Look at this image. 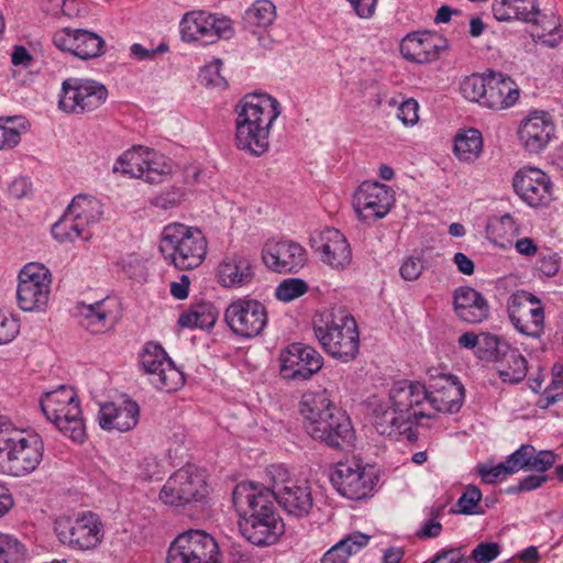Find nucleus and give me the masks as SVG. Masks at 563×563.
<instances>
[{"instance_id":"nucleus-14","label":"nucleus","mask_w":563,"mask_h":563,"mask_svg":"<svg viewBox=\"0 0 563 563\" xmlns=\"http://www.w3.org/2000/svg\"><path fill=\"white\" fill-rule=\"evenodd\" d=\"M224 321L235 335L252 339L263 332L268 317L262 302L243 297L230 302L224 311Z\"/></svg>"},{"instance_id":"nucleus-20","label":"nucleus","mask_w":563,"mask_h":563,"mask_svg":"<svg viewBox=\"0 0 563 563\" xmlns=\"http://www.w3.org/2000/svg\"><path fill=\"white\" fill-rule=\"evenodd\" d=\"M512 187L520 199L532 208L547 207L553 200V183L548 174L536 167L519 169Z\"/></svg>"},{"instance_id":"nucleus-46","label":"nucleus","mask_w":563,"mask_h":563,"mask_svg":"<svg viewBox=\"0 0 563 563\" xmlns=\"http://www.w3.org/2000/svg\"><path fill=\"white\" fill-rule=\"evenodd\" d=\"M488 75L486 77L472 75L466 77L461 84L463 97L470 101L478 102L483 106L487 92Z\"/></svg>"},{"instance_id":"nucleus-62","label":"nucleus","mask_w":563,"mask_h":563,"mask_svg":"<svg viewBox=\"0 0 563 563\" xmlns=\"http://www.w3.org/2000/svg\"><path fill=\"white\" fill-rule=\"evenodd\" d=\"M563 395V364H554L552 367V382L548 388V398L552 401Z\"/></svg>"},{"instance_id":"nucleus-47","label":"nucleus","mask_w":563,"mask_h":563,"mask_svg":"<svg viewBox=\"0 0 563 563\" xmlns=\"http://www.w3.org/2000/svg\"><path fill=\"white\" fill-rule=\"evenodd\" d=\"M488 231L494 236L495 242L500 244L509 241L519 234V227L510 214H504L488 224Z\"/></svg>"},{"instance_id":"nucleus-55","label":"nucleus","mask_w":563,"mask_h":563,"mask_svg":"<svg viewBox=\"0 0 563 563\" xmlns=\"http://www.w3.org/2000/svg\"><path fill=\"white\" fill-rule=\"evenodd\" d=\"M185 192L181 188L170 187L162 191L153 200V205L167 210L177 207L184 199Z\"/></svg>"},{"instance_id":"nucleus-5","label":"nucleus","mask_w":563,"mask_h":563,"mask_svg":"<svg viewBox=\"0 0 563 563\" xmlns=\"http://www.w3.org/2000/svg\"><path fill=\"white\" fill-rule=\"evenodd\" d=\"M207 250V240L198 228L175 222L162 231L159 251L165 261L178 269L189 271L200 266Z\"/></svg>"},{"instance_id":"nucleus-19","label":"nucleus","mask_w":563,"mask_h":563,"mask_svg":"<svg viewBox=\"0 0 563 563\" xmlns=\"http://www.w3.org/2000/svg\"><path fill=\"white\" fill-rule=\"evenodd\" d=\"M394 203L390 188L378 181H364L353 197V209L361 221L384 218Z\"/></svg>"},{"instance_id":"nucleus-52","label":"nucleus","mask_w":563,"mask_h":563,"mask_svg":"<svg viewBox=\"0 0 563 563\" xmlns=\"http://www.w3.org/2000/svg\"><path fill=\"white\" fill-rule=\"evenodd\" d=\"M500 554V545L497 542H481L471 553V560L475 563H490Z\"/></svg>"},{"instance_id":"nucleus-41","label":"nucleus","mask_w":563,"mask_h":563,"mask_svg":"<svg viewBox=\"0 0 563 563\" xmlns=\"http://www.w3.org/2000/svg\"><path fill=\"white\" fill-rule=\"evenodd\" d=\"M368 540V536L360 532L350 534L324 553L322 563H345L352 554L365 547Z\"/></svg>"},{"instance_id":"nucleus-31","label":"nucleus","mask_w":563,"mask_h":563,"mask_svg":"<svg viewBox=\"0 0 563 563\" xmlns=\"http://www.w3.org/2000/svg\"><path fill=\"white\" fill-rule=\"evenodd\" d=\"M519 96L518 85L510 77L490 73L483 106L493 110H504L514 106Z\"/></svg>"},{"instance_id":"nucleus-33","label":"nucleus","mask_w":563,"mask_h":563,"mask_svg":"<svg viewBox=\"0 0 563 563\" xmlns=\"http://www.w3.org/2000/svg\"><path fill=\"white\" fill-rule=\"evenodd\" d=\"M307 433L314 440L339 450H351L356 443L353 424H306Z\"/></svg>"},{"instance_id":"nucleus-23","label":"nucleus","mask_w":563,"mask_h":563,"mask_svg":"<svg viewBox=\"0 0 563 563\" xmlns=\"http://www.w3.org/2000/svg\"><path fill=\"white\" fill-rule=\"evenodd\" d=\"M264 264L277 273H296L306 264V250L292 241H268L263 251Z\"/></svg>"},{"instance_id":"nucleus-53","label":"nucleus","mask_w":563,"mask_h":563,"mask_svg":"<svg viewBox=\"0 0 563 563\" xmlns=\"http://www.w3.org/2000/svg\"><path fill=\"white\" fill-rule=\"evenodd\" d=\"M534 448L532 445H521L517 451L508 456L506 460L509 470L516 473L519 470L528 468L530 460L534 454Z\"/></svg>"},{"instance_id":"nucleus-42","label":"nucleus","mask_w":563,"mask_h":563,"mask_svg":"<svg viewBox=\"0 0 563 563\" xmlns=\"http://www.w3.org/2000/svg\"><path fill=\"white\" fill-rule=\"evenodd\" d=\"M100 422H112L113 420L137 421L140 415L139 405L131 399H122L119 404L106 402L100 406Z\"/></svg>"},{"instance_id":"nucleus-1","label":"nucleus","mask_w":563,"mask_h":563,"mask_svg":"<svg viewBox=\"0 0 563 563\" xmlns=\"http://www.w3.org/2000/svg\"><path fill=\"white\" fill-rule=\"evenodd\" d=\"M241 534L255 545L274 544L284 533V523L275 510L272 495L253 483H239L232 493Z\"/></svg>"},{"instance_id":"nucleus-11","label":"nucleus","mask_w":563,"mask_h":563,"mask_svg":"<svg viewBox=\"0 0 563 563\" xmlns=\"http://www.w3.org/2000/svg\"><path fill=\"white\" fill-rule=\"evenodd\" d=\"M108 98L107 87L93 79L68 78L63 81L59 109L81 114L100 108Z\"/></svg>"},{"instance_id":"nucleus-4","label":"nucleus","mask_w":563,"mask_h":563,"mask_svg":"<svg viewBox=\"0 0 563 563\" xmlns=\"http://www.w3.org/2000/svg\"><path fill=\"white\" fill-rule=\"evenodd\" d=\"M0 424V473L25 476L43 460L44 444L38 434Z\"/></svg>"},{"instance_id":"nucleus-54","label":"nucleus","mask_w":563,"mask_h":563,"mask_svg":"<svg viewBox=\"0 0 563 563\" xmlns=\"http://www.w3.org/2000/svg\"><path fill=\"white\" fill-rule=\"evenodd\" d=\"M210 22L212 24V26L210 27L212 43L221 38L228 40L233 36L234 29L232 25V21L229 18L210 14Z\"/></svg>"},{"instance_id":"nucleus-64","label":"nucleus","mask_w":563,"mask_h":563,"mask_svg":"<svg viewBox=\"0 0 563 563\" xmlns=\"http://www.w3.org/2000/svg\"><path fill=\"white\" fill-rule=\"evenodd\" d=\"M430 563H467L461 549H450L439 552Z\"/></svg>"},{"instance_id":"nucleus-60","label":"nucleus","mask_w":563,"mask_h":563,"mask_svg":"<svg viewBox=\"0 0 563 563\" xmlns=\"http://www.w3.org/2000/svg\"><path fill=\"white\" fill-rule=\"evenodd\" d=\"M168 51L166 43H161L156 48H145L139 43H134L130 47L131 56L137 60H154L158 54H164Z\"/></svg>"},{"instance_id":"nucleus-51","label":"nucleus","mask_w":563,"mask_h":563,"mask_svg":"<svg viewBox=\"0 0 563 563\" xmlns=\"http://www.w3.org/2000/svg\"><path fill=\"white\" fill-rule=\"evenodd\" d=\"M424 271V261L422 255H410L406 257L400 267L399 274L407 282L417 280Z\"/></svg>"},{"instance_id":"nucleus-29","label":"nucleus","mask_w":563,"mask_h":563,"mask_svg":"<svg viewBox=\"0 0 563 563\" xmlns=\"http://www.w3.org/2000/svg\"><path fill=\"white\" fill-rule=\"evenodd\" d=\"M553 134L554 124L544 112H533L522 120L518 130L521 144L531 153L545 148Z\"/></svg>"},{"instance_id":"nucleus-26","label":"nucleus","mask_w":563,"mask_h":563,"mask_svg":"<svg viewBox=\"0 0 563 563\" xmlns=\"http://www.w3.org/2000/svg\"><path fill=\"white\" fill-rule=\"evenodd\" d=\"M216 277L224 288H242L255 278L254 261L243 252L227 254L217 266Z\"/></svg>"},{"instance_id":"nucleus-44","label":"nucleus","mask_w":563,"mask_h":563,"mask_svg":"<svg viewBox=\"0 0 563 563\" xmlns=\"http://www.w3.org/2000/svg\"><path fill=\"white\" fill-rule=\"evenodd\" d=\"M511 346L499 336L490 333H481L478 350L475 354L486 361L496 363Z\"/></svg>"},{"instance_id":"nucleus-21","label":"nucleus","mask_w":563,"mask_h":563,"mask_svg":"<svg viewBox=\"0 0 563 563\" xmlns=\"http://www.w3.org/2000/svg\"><path fill=\"white\" fill-rule=\"evenodd\" d=\"M41 409L49 422H80L82 411L77 393L70 386L60 385L45 393L40 399Z\"/></svg>"},{"instance_id":"nucleus-2","label":"nucleus","mask_w":563,"mask_h":563,"mask_svg":"<svg viewBox=\"0 0 563 563\" xmlns=\"http://www.w3.org/2000/svg\"><path fill=\"white\" fill-rule=\"evenodd\" d=\"M279 102L269 95L245 96L235 107V145L253 156L269 148L274 122L280 115Z\"/></svg>"},{"instance_id":"nucleus-48","label":"nucleus","mask_w":563,"mask_h":563,"mask_svg":"<svg viewBox=\"0 0 563 563\" xmlns=\"http://www.w3.org/2000/svg\"><path fill=\"white\" fill-rule=\"evenodd\" d=\"M482 492L477 486L468 485L462 496L456 501L454 512L462 515H481L483 510L479 507Z\"/></svg>"},{"instance_id":"nucleus-34","label":"nucleus","mask_w":563,"mask_h":563,"mask_svg":"<svg viewBox=\"0 0 563 563\" xmlns=\"http://www.w3.org/2000/svg\"><path fill=\"white\" fill-rule=\"evenodd\" d=\"M299 411L309 422H328L334 418L340 420L336 415H341L340 409L331 402L325 391L303 394Z\"/></svg>"},{"instance_id":"nucleus-17","label":"nucleus","mask_w":563,"mask_h":563,"mask_svg":"<svg viewBox=\"0 0 563 563\" xmlns=\"http://www.w3.org/2000/svg\"><path fill=\"white\" fill-rule=\"evenodd\" d=\"M508 314L520 333L532 338H539L543 333V307L532 294L521 290L511 295L508 301Z\"/></svg>"},{"instance_id":"nucleus-6","label":"nucleus","mask_w":563,"mask_h":563,"mask_svg":"<svg viewBox=\"0 0 563 563\" xmlns=\"http://www.w3.org/2000/svg\"><path fill=\"white\" fill-rule=\"evenodd\" d=\"M269 487L263 488L272 495V501L288 514L297 518L309 515L313 506L311 486L307 479H298L290 476L289 471L283 465H271L266 470Z\"/></svg>"},{"instance_id":"nucleus-36","label":"nucleus","mask_w":563,"mask_h":563,"mask_svg":"<svg viewBox=\"0 0 563 563\" xmlns=\"http://www.w3.org/2000/svg\"><path fill=\"white\" fill-rule=\"evenodd\" d=\"M495 364L499 377L506 383H519L528 372L527 360L517 349L512 347L504 353Z\"/></svg>"},{"instance_id":"nucleus-3","label":"nucleus","mask_w":563,"mask_h":563,"mask_svg":"<svg viewBox=\"0 0 563 563\" xmlns=\"http://www.w3.org/2000/svg\"><path fill=\"white\" fill-rule=\"evenodd\" d=\"M314 335L324 352L342 362L354 360L360 350V333L355 319L344 310L321 313L313 321Z\"/></svg>"},{"instance_id":"nucleus-63","label":"nucleus","mask_w":563,"mask_h":563,"mask_svg":"<svg viewBox=\"0 0 563 563\" xmlns=\"http://www.w3.org/2000/svg\"><path fill=\"white\" fill-rule=\"evenodd\" d=\"M354 13L361 19H371L376 10L377 0H346Z\"/></svg>"},{"instance_id":"nucleus-15","label":"nucleus","mask_w":563,"mask_h":563,"mask_svg":"<svg viewBox=\"0 0 563 563\" xmlns=\"http://www.w3.org/2000/svg\"><path fill=\"white\" fill-rule=\"evenodd\" d=\"M216 540L201 530L178 536L168 550L167 563H219Z\"/></svg>"},{"instance_id":"nucleus-12","label":"nucleus","mask_w":563,"mask_h":563,"mask_svg":"<svg viewBox=\"0 0 563 563\" xmlns=\"http://www.w3.org/2000/svg\"><path fill=\"white\" fill-rule=\"evenodd\" d=\"M378 477L373 467L357 460H346L336 463L331 474V482L344 497L361 500L372 496Z\"/></svg>"},{"instance_id":"nucleus-40","label":"nucleus","mask_w":563,"mask_h":563,"mask_svg":"<svg viewBox=\"0 0 563 563\" xmlns=\"http://www.w3.org/2000/svg\"><path fill=\"white\" fill-rule=\"evenodd\" d=\"M483 151L482 134L476 129L459 132L454 139V154L462 162H474Z\"/></svg>"},{"instance_id":"nucleus-35","label":"nucleus","mask_w":563,"mask_h":563,"mask_svg":"<svg viewBox=\"0 0 563 563\" xmlns=\"http://www.w3.org/2000/svg\"><path fill=\"white\" fill-rule=\"evenodd\" d=\"M210 14L205 12L186 13L180 22L181 37L186 42L212 44Z\"/></svg>"},{"instance_id":"nucleus-7","label":"nucleus","mask_w":563,"mask_h":563,"mask_svg":"<svg viewBox=\"0 0 563 563\" xmlns=\"http://www.w3.org/2000/svg\"><path fill=\"white\" fill-rule=\"evenodd\" d=\"M391 410H385L382 418L388 422H413L422 418L434 419L430 410L429 393L418 382L402 380L390 390Z\"/></svg>"},{"instance_id":"nucleus-32","label":"nucleus","mask_w":563,"mask_h":563,"mask_svg":"<svg viewBox=\"0 0 563 563\" xmlns=\"http://www.w3.org/2000/svg\"><path fill=\"white\" fill-rule=\"evenodd\" d=\"M492 12L501 22L522 21L537 24L541 10L538 0H494Z\"/></svg>"},{"instance_id":"nucleus-28","label":"nucleus","mask_w":563,"mask_h":563,"mask_svg":"<svg viewBox=\"0 0 563 563\" xmlns=\"http://www.w3.org/2000/svg\"><path fill=\"white\" fill-rule=\"evenodd\" d=\"M446 48V41L432 32H415L405 36L400 43L402 56L419 64L438 58L440 52Z\"/></svg>"},{"instance_id":"nucleus-58","label":"nucleus","mask_w":563,"mask_h":563,"mask_svg":"<svg viewBox=\"0 0 563 563\" xmlns=\"http://www.w3.org/2000/svg\"><path fill=\"white\" fill-rule=\"evenodd\" d=\"M478 474L485 483L493 484L498 478L514 473L509 470L508 464L505 461L496 466L479 465Z\"/></svg>"},{"instance_id":"nucleus-56","label":"nucleus","mask_w":563,"mask_h":563,"mask_svg":"<svg viewBox=\"0 0 563 563\" xmlns=\"http://www.w3.org/2000/svg\"><path fill=\"white\" fill-rule=\"evenodd\" d=\"M397 118L406 126H413L419 121V103L409 98L402 101L398 108Z\"/></svg>"},{"instance_id":"nucleus-57","label":"nucleus","mask_w":563,"mask_h":563,"mask_svg":"<svg viewBox=\"0 0 563 563\" xmlns=\"http://www.w3.org/2000/svg\"><path fill=\"white\" fill-rule=\"evenodd\" d=\"M556 461V455L553 451L542 450L539 452L534 451L532 455V460H530V464L528 470L537 471V472H545L551 468Z\"/></svg>"},{"instance_id":"nucleus-45","label":"nucleus","mask_w":563,"mask_h":563,"mask_svg":"<svg viewBox=\"0 0 563 563\" xmlns=\"http://www.w3.org/2000/svg\"><path fill=\"white\" fill-rule=\"evenodd\" d=\"M25 547L11 534L0 533V563H24Z\"/></svg>"},{"instance_id":"nucleus-13","label":"nucleus","mask_w":563,"mask_h":563,"mask_svg":"<svg viewBox=\"0 0 563 563\" xmlns=\"http://www.w3.org/2000/svg\"><path fill=\"white\" fill-rule=\"evenodd\" d=\"M18 306L23 311H42L51 294L49 271L40 263H29L19 273Z\"/></svg>"},{"instance_id":"nucleus-22","label":"nucleus","mask_w":563,"mask_h":563,"mask_svg":"<svg viewBox=\"0 0 563 563\" xmlns=\"http://www.w3.org/2000/svg\"><path fill=\"white\" fill-rule=\"evenodd\" d=\"M53 43L60 51L69 52L81 59L99 57L106 49V42L101 36L84 29L58 30L53 36Z\"/></svg>"},{"instance_id":"nucleus-8","label":"nucleus","mask_w":563,"mask_h":563,"mask_svg":"<svg viewBox=\"0 0 563 563\" xmlns=\"http://www.w3.org/2000/svg\"><path fill=\"white\" fill-rule=\"evenodd\" d=\"M114 172L141 178L148 184L166 181L173 174V163L152 148L137 146L124 152L114 164Z\"/></svg>"},{"instance_id":"nucleus-25","label":"nucleus","mask_w":563,"mask_h":563,"mask_svg":"<svg viewBox=\"0 0 563 563\" xmlns=\"http://www.w3.org/2000/svg\"><path fill=\"white\" fill-rule=\"evenodd\" d=\"M321 261L333 269H345L352 262V249L344 234L334 228L322 230L313 240Z\"/></svg>"},{"instance_id":"nucleus-18","label":"nucleus","mask_w":563,"mask_h":563,"mask_svg":"<svg viewBox=\"0 0 563 563\" xmlns=\"http://www.w3.org/2000/svg\"><path fill=\"white\" fill-rule=\"evenodd\" d=\"M323 366V357L312 346L292 343L279 354L280 375L290 380H307Z\"/></svg>"},{"instance_id":"nucleus-16","label":"nucleus","mask_w":563,"mask_h":563,"mask_svg":"<svg viewBox=\"0 0 563 563\" xmlns=\"http://www.w3.org/2000/svg\"><path fill=\"white\" fill-rule=\"evenodd\" d=\"M143 371L157 389L175 391L184 384L183 373L174 365L164 349L155 343H147L140 358Z\"/></svg>"},{"instance_id":"nucleus-27","label":"nucleus","mask_w":563,"mask_h":563,"mask_svg":"<svg viewBox=\"0 0 563 563\" xmlns=\"http://www.w3.org/2000/svg\"><path fill=\"white\" fill-rule=\"evenodd\" d=\"M428 393L433 416L435 412L454 413L462 407L464 387L453 375L442 374L433 379Z\"/></svg>"},{"instance_id":"nucleus-10","label":"nucleus","mask_w":563,"mask_h":563,"mask_svg":"<svg viewBox=\"0 0 563 563\" xmlns=\"http://www.w3.org/2000/svg\"><path fill=\"white\" fill-rule=\"evenodd\" d=\"M208 494L206 476L198 468L187 465L173 473L163 485L158 498L170 507H183L201 501Z\"/></svg>"},{"instance_id":"nucleus-9","label":"nucleus","mask_w":563,"mask_h":563,"mask_svg":"<svg viewBox=\"0 0 563 563\" xmlns=\"http://www.w3.org/2000/svg\"><path fill=\"white\" fill-rule=\"evenodd\" d=\"M54 530L63 544L80 551L95 549L103 539V525L91 511L80 512L74 518H58Z\"/></svg>"},{"instance_id":"nucleus-24","label":"nucleus","mask_w":563,"mask_h":563,"mask_svg":"<svg viewBox=\"0 0 563 563\" xmlns=\"http://www.w3.org/2000/svg\"><path fill=\"white\" fill-rule=\"evenodd\" d=\"M78 323L91 333H103L112 329L119 319L114 299H102L95 303L78 302L73 309Z\"/></svg>"},{"instance_id":"nucleus-38","label":"nucleus","mask_w":563,"mask_h":563,"mask_svg":"<svg viewBox=\"0 0 563 563\" xmlns=\"http://www.w3.org/2000/svg\"><path fill=\"white\" fill-rule=\"evenodd\" d=\"M218 319L217 309L210 303H197L185 310L178 318L181 329H209Z\"/></svg>"},{"instance_id":"nucleus-37","label":"nucleus","mask_w":563,"mask_h":563,"mask_svg":"<svg viewBox=\"0 0 563 563\" xmlns=\"http://www.w3.org/2000/svg\"><path fill=\"white\" fill-rule=\"evenodd\" d=\"M75 219L84 227L91 230V227L99 222L102 216L101 202L88 195L76 196L67 208Z\"/></svg>"},{"instance_id":"nucleus-30","label":"nucleus","mask_w":563,"mask_h":563,"mask_svg":"<svg viewBox=\"0 0 563 563\" xmlns=\"http://www.w3.org/2000/svg\"><path fill=\"white\" fill-rule=\"evenodd\" d=\"M453 306L457 317L468 323H479L489 314L487 300L481 292L468 286L454 290Z\"/></svg>"},{"instance_id":"nucleus-61","label":"nucleus","mask_w":563,"mask_h":563,"mask_svg":"<svg viewBox=\"0 0 563 563\" xmlns=\"http://www.w3.org/2000/svg\"><path fill=\"white\" fill-rule=\"evenodd\" d=\"M221 66L222 62L220 59H216L214 62L206 66L201 73V77L203 78V80H206L207 84L213 86H225L227 81L224 77L220 74Z\"/></svg>"},{"instance_id":"nucleus-49","label":"nucleus","mask_w":563,"mask_h":563,"mask_svg":"<svg viewBox=\"0 0 563 563\" xmlns=\"http://www.w3.org/2000/svg\"><path fill=\"white\" fill-rule=\"evenodd\" d=\"M308 290L309 286L303 279L287 278L279 283L275 290V296L280 301L290 302L303 296Z\"/></svg>"},{"instance_id":"nucleus-39","label":"nucleus","mask_w":563,"mask_h":563,"mask_svg":"<svg viewBox=\"0 0 563 563\" xmlns=\"http://www.w3.org/2000/svg\"><path fill=\"white\" fill-rule=\"evenodd\" d=\"M53 236L59 242H74L78 239L88 242L91 230L84 227L74 216L66 210L63 217L52 227Z\"/></svg>"},{"instance_id":"nucleus-50","label":"nucleus","mask_w":563,"mask_h":563,"mask_svg":"<svg viewBox=\"0 0 563 563\" xmlns=\"http://www.w3.org/2000/svg\"><path fill=\"white\" fill-rule=\"evenodd\" d=\"M12 122L11 118H0V151L14 148L21 141V132Z\"/></svg>"},{"instance_id":"nucleus-59","label":"nucleus","mask_w":563,"mask_h":563,"mask_svg":"<svg viewBox=\"0 0 563 563\" xmlns=\"http://www.w3.org/2000/svg\"><path fill=\"white\" fill-rule=\"evenodd\" d=\"M442 508H432L429 515V519L423 523L419 531V536L422 538H435L442 531V525L439 521Z\"/></svg>"},{"instance_id":"nucleus-43","label":"nucleus","mask_w":563,"mask_h":563,"mask_svg":"<svg viewBox=\"0 0 563 563\" xmlns=\"http://www.w3.org/2000/svg\"><path fill=\"white\" fill-rule=\"evenodd\" d=\"M276 18V8L269 0H256L244 14L245 22L251 26L267 27Z\"/></svg>"}]
</instances>
